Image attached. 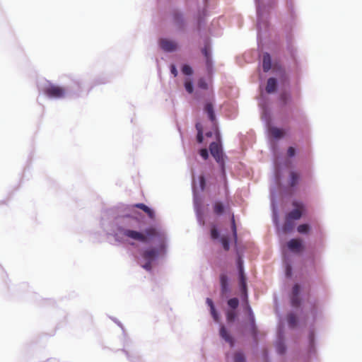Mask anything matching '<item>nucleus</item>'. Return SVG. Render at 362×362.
<instances>
[{"mask_svg": "<svg viewBox=\"0 0 362 362\" xmlns=\"http://www.w3.org/2000/svg\"><path fill=\"white\" fill-rule=\"evenodd\" d=\"M287 322L291 327H295L297 325L298 319L294 313H290L287 316Z\"/></svg>", "mask_w": 362, "mask_h": 362, "instance_id": "nucleus-23", "label": "nucleus"}, {"mask_svg": "<svg viewBox=\"0 0 362 362\" xmlns=\"http://www.w3.org/2000/svg\"><path fill=\"white\" fill-rule=\"evenodd\" d=\"M299 179H300V175L295 171H291L290 173L289 185L292 187L296 186L297 184L298 183Z\"/></svg>", "mask_w": 362, "mask_h": 362, "instance_id": "nucleus-19", "label": "nucleus"}, {"mask_svg": "<svg viewBox=\"0 0 362 362\" xmlns=\"http://www.w3.org/2000/svg\"><path fill=\"white\" fill-rule=\"evenodd\" d=\"M185 87L186 90L189 93H192L193 92V86H192V83L191 81L185 82Z\"/></svg>", "mask_w": 362, "mask_h": 362, "instance_id": "nucleus-36", "label": "nucleus"}, {"mask_svg": "<svg viewBox=\"0 0 362 362\" xmlns=\"http://www.w3.org/2000/svg\"><path fill=\"white\" fill-rule=\"evenodd\" d=\"M209 151L216 161L220 164L224 171V159L221 146L216 142H212L209 146Z\"/></svg>", "mask_w": 362, "mask_h": 362, "instance_id": "nucleus-3", "label": "nucleus"}, {"mask_svg": "<svg viewBox=\"0 0 362 362\" xmlns=\"http://www.w3.org/2000/svg\"><path fill=\"white\" fill-rule=\"evenodd\" d=\"M272 67V59L269 53L266 52L262 57V69L264 72H268Z\"/></svg>", "mask_w": 362, "mask_h": 362, "instance_id": "nucleus-14", "label": "nucleus"}, {"mask_svg": "<svg viewBox=\"0 0 362 362\" xmlns=\"http://www.w3.org/2000/svg\"><path fill=\"white\" fill-rule=\"evenodd\" d=\"M197 85H198V87L202 89L206 90L208 88V84L204 78H200L198 81Z\"/></svg>", "mask_w": 362, "mask_h": 362, "instance_id": "nucleus-34", "label": "nucleus"}, {"mask_svg": "<svg viewBox=\"0 0 362 362\" xmlns=\"http://www.w3.org/2000/svg\"><path fill=\"white\" fill-rule=\"evenodd\" d=\"M206 303L209 306L210 310L212 309V308H215L213 300L211 298H206Z\"/></svg>", "mask_w": 362, "mask_h": 362, "instance_id": "nucleus-44", "label": "nucleus"}, {"mask_svg": "<svg viewBox=\"0 0 362 362\" xmlns=\"http://www.w3.org/2000/svg\"><path fill=\"white\" fill-rule=\"evenodd\" d=\"M211 314L215 322H219V315L216 310L215 308H212V309L210 310Z\"/></svg>", "mask_w": 362, "mask_h": 362, "instance_id": "nucleus-35", "label": "nucleus"}, {"mask_svg": "<svg viewBox=\"0 0 362 362\" xmlns=\"http://www.w3.org/2000/svg\"><path fill=\"white\" fill-rule=\"evenodd\" d=\"M234 362H245V358L242 353H236L234 355Z\"/></svg>", "mask_w": 362, "mask_h": 362, "instance_id": "nucleus-31", "label": "nucleus"}, {"mask_svg": "<svg viewBox=\"0 0 362 362\" xmlns=\"http://www.w3.org/2000/svg\"><path fill=\"white\" fill-rule=\"evenodd\" d=\"M293 221H294L293 220L288 218V216H286L285 222L282 227V229L284 233H290L293 230L294 226H295V223Z\"/></svg>", "mask_w": 362, "mask_h": 362, "instance_id": "nucleus-16", "label": "nucleus"}, {"mask_svg": "<svg viewBox=\"0 0 362 362\" xmlns=\"http://www.w3.org/2000/svg\"><path fill=\"white\" fill-rule=\"evenodd\" d=\"M279 99H280L282 105H286L288 103V102L290 100L291 95H290V94L284 92L280 95Z\"/></svg>", "mask_w": 362, "mask_h": 362, "instance_id": "nucleus-26", "label": "nucleus"}, {"mask_svg": "<svg viewBox=\"0 0 362 362\" xmlns=\"http://www.w3.org/2000/svg\"><path fill=\"white\" fill-rule=\"evenodd\" d=\"M236 317V313L234 310H228L226 313V319L228 322H233Z\"/></svg>", "mask_w": 362, "mask_h": 362, "instance_id": "nucleus-30", "label": "nucleus"}, {"mask_svg": "<svg viewBox=\"0 0 362 362\" xmlns=\"http://www.w3.org/2000/svg\"><path fill=\"white\" fill-rule=\"evenodd\" d=\"M199 185H200L201 189L202 191L204 190L205 187H206V180H205L204 176H203V175H201L199 177Z\"/></svg>", "mask_w": 362, "mask_h": 362, "instance_id": "nucleus-37", "label": "nucleus"}, {"mask_svg": "<svg viewBox=\"0 0 362 362\" xmlns=\"http://www.w3.org/2000/svg\"><path fill=\"white\" fill-rule=\"evenodd\" d=\"M170 71L171 73L174 75V76H176L177 75V71L175 65H171Z\"/></svg>", "mask_w": 362, "mask_h": 362, "instance_id": "nucleus-43", "label": "nucleus"}, {"mask_svg": "<svg viewBox=\"0 0 362 362\" xmlns=\"http://www.w3.org/2000/svg\"><path fill=\"white\" fill-rule=\"evenodd\" d=\"M288 248L293 252L299 253L303 249L302 240L298 238H293L287 243Z\"/></svg>", "mask_w": 362, "mask_h": 362, "instance_id": "nucleus-6", "label": "nucleus"}, {"mask_svg": "<svg viewBox=\"0 0 362 362\" xmlns=\"http://www.w3.org/2000/svg\"><path fill=\"white\" fill-rule=\"evenodd\" d=\"M269 131L271 136L274 139H281L285 134L284 129L275 127H270Z\"/></svg>", "mask_w": 362, "mask_h": 362, "instance_id": "nucleus-17", "label": "nucleus"}, {"mask_svg": "<svg viewBox=\"0 0 362 362\" xmlns=\"http://www.w3.org/2000/svg\"><path fill=\"white\" fill-rule=\"evenodd\" d=\"M203 139H204L203 133L202 132L197 133V140L198 143H200V144L202 143Z\"/></svg>", "mask_w": 362, "mask_h": 362, "instance_id": "nucleus-42", "label": "nucleus"}, {"mask_svg": "<svg viewBox=\"0 0 362 362\" xmlns=\"http://www.w3.org/2000/svg\"><path fill=\"white\" fill-rule=\"evenodd\" d=\"M159 43L160 47L165 52H173L177 48V43L168 39H161Z\"/></svg>", "mask_w": 362, "mask_h": 362, "instance_id": "nucleus-7", "label": "nucleus"}, {"mask_svg": "<svg viewBox=\"0 0 362 362\" xmlns=\"http://www.w3.org/2000/svg\"><path fill=\"white\" fill-rule=\"evenodd\" d=\"M204 110L207 113L209 119L214 122L216 121V115L214 113V105L211 103H206L204 105Z\"/></svg>", "mask_w": 362, "mask_h": 362, "instance_id": "nucleus-15", "label": "nucleus"}, {"mask_svg": "<svg viewBox=\"0 0 362 362\" xmlns=\"http://www.w3.org/2000/svg\"><path fill=\"white\" fill-rule=\"evenodd\" d=\"M238 269H239V274H240V286L241 287V290L244 298H247V284H246V278L243 272V262L240 259H238Z\"/></svg>", "mask_w": 362, "mask_h": 362, "instance_id": "nucleus-5", "label": "nucleus"}, {"mask_svg": "<svg viewBox=\"0 0 362 362\" xmlns=\"http://www.w3.org/2000/svg\"><path fill=\"white\" fill-rule=\"evenodd\" d=\"M220 282L221 286V292L225 293L228 291V277L225 274H222L220 276Z\"/></svg>", "mask_w": 362, "mask_h": 362, "instance_id": "nucleus-20", "label": "nucleus"}, {"mask_svg": "<svg viewBox=\"0 0 362 362\" xmlns=\"http://www.w3.org/2000/svg\"><path fill=\"white\" fill-rule=\"evenodd\" d=\"M220 240H221V244L223 245V249L226 251L229 250L230 245H229V239H228V238L226 237V236H223V237H221Z\"/></svg>", "mask_w": 362, "mask_h": 362, "instance_id": "nucleus-29", "label": "nucleus"}, {"mask_svg": "<svg viewBox=\"0 0 362 362\" xmlns=\"http://www.w3.org/2000/svg\"><path fill=\"white\" fill-rule=\"evenodd\" d=\"M214 212L216 215H221L224 211V206L221 202H216L213 206Z\"/></svg>", "mask_w": 362, "mask_h": 362, "instance_id": "nucleus-22", "label": "nucleus"}, {"mask_svg": "<svg viewBox=\"0 0 362 362\" xmlns=\"http://www.w3.org/2000/svg\"><path fill=\"white\" fill-rule=\"evenodd\" d=\"M278 351L281 354H284L285 351V347L282 344H279L278 346Z\"/></svg>", "mask_w": 362, "mask_h": 362, "instance_id": "nucleus-46", "label": "nucleus"}, {"mask_svg": "<svg viewBox=\"0 0 362 362\" xmlns=\"http://www.w3.org/2000/svg\"><path fill=\"white\" fill-rule=\"evenodd\" d=\"M202 53L204 55V57H206L207 66H210L211 65V60H210V53H209V51L208 50V49L206 47H204L202 49Z\"/></svg>", "mask_w": 362, "mask_h": 362, "instance_id": "nucleus-32", "label": "nucleus"}, {"mask_svg": "<svg viewBox=\"0 0 362 362\" xmlns=\"http://www.w3.org/2000/svg\"><path fill=\"white\" fill-rule=\"evenodd\" d=\"M274 70H275L276 75L279 76V77L280 78L281 80H282V81L287 80L288 78H287L286 73L282 67H281V66L277 67L275 66Z\"/></svg>", "mask_w": 362, "mask_h": 362, "instance_id": "nucleus-24", "label": "nucleus"}, {"mask_svg": "<svg viewBox=\"0 0 362 362\" xmlns=\"http://www.w3.org/2000/svg\"><path fill=\"white\" fill-rule=\"evenodd\" d=\"M277 88V81L275 78L271 77L268 78L266 85V92L267 93H273L276 91Z\"/></svg>", "mask_w": 362, "mask_h": 362, "instance_id": "nucleus-13", "label": "nucleus"}, {"mask_svg": "<svg viewBox=\"0 0 362 362\" xmlns=\"http://www.w3.org/2000/svg\"><path fill=\"white\" fill-rule=\"evenodd\" d=\"M173 21L175 24H177L180 28H182L183 27V18L182 13L175 11L173 14Z\"/></svg>", "mask_w": 362, "mask_h": 362, "instance_id": "nucleus-21", "label": "nucleus"}, {"mask_svg": "<svg viewBox=\"0 0 362 362\" xmlns=\"http://www.w3.org/2000/svg\"><path fill=\"white\" fill-rule=\"evenodd\" d=\"M245 298L246 304H247L246 305V309H247L248 313H251V331H252V333L254 337L256 338L257 337V327H256L255 322V317H254L252 308L250 306V305L248 304L247 298Z\"/></svg>", "mask_w": 362, "mask_h": 362, "instance_id": "nucleus-12", "label": "nucleus"}, {"mask_svg": "<svg viewBox=\"0 0 362 362\" xmlns=\"http://www.w3.org/2000/svg\"><path fill=\"white\" fill-rule=\"evenodd\" d=\"M231 229L233 231V235L234 240L236 243L237 238H238V235H237V228H236L234 216H232V218H231Z\"/></svg>", "mask_w": 362, "mask_h": 362, "instance_id": "nucleus-28", "label": "nucleus"}, {"mask_svg": "<svg viewBox=\"0 0 362 362\" xmlns=\"http://www.w3.org/2000/svg\"><path fill=\"white\" fill-rule=\"evenodd\" d=\"M151 263L152 262L146 261V262L142 266V267L147 271H151L152 268Z\"/></svg>", "mask_w": 362, "mask_h": 362, "instance_id": "nucleus-41", "label": "nucleus"}, {"mask_svg": "<svg viewBox=\"0 0 362 362\" xmlns=\"http://www.w3.org/2000/svg\"><path fill=\"white\" fill-rule=\"evenodd\" d=\"M199 154L204 160H206L209 157V153L206 148H202L199 151Z\"/></svg>", "mask_w": 362, "mask_h": 362, "instance_id": "nucleus-39", "label": "nucleus"}, {"mask_svg": "<svg viewBox=\"0 0 362 362\" xmlns=\"http://www.w3.org/2000/svg\"><path fill=\"white\" fill-rule=\"evenodd\" d=\"M310 230V226L308 223H303L297 227V231L300 234H308Z\"/></svg>", "mask_w": 362, "mask_h": 362, "instance_id": "nucleus-25", "label": "nucleus"}, {"mask_svg": "<svg viewBox=\"0 0 362 362\" xmlns=\"http://www.w3.org/2000/svg\"><path fill=\"white\" fill-rule=\"evenodd\" d=\"M120 231L124 236L144 243L150 242L152 239L158 235V232L154 227L147 228L143 233L124 228L120 229Z\"/></svg>", "mask_w": 362, "mask_h": 362, "instance_id": "nucleus-1", "label": "nucleus"}, {"mask_svg": "<svg viewBox=\"0 0 362 362\" xmlns=\"http://www.w3.org/2000/svg\"><path fill=\"white\" fill-rule=\"evenodd\" d=\"M296 154V149L295 148L290 146L287 150V155L288 157H293Z\"/></svg>", "mask_w": 362, "mask_h": 362, "instance_id": "nucleus-40", "label": "nucleus"}, {"mask_svg": "<svg viewBox=\"0 0 362 362\" xmlns=\"http://www.w3.org/2000/svg\"><path fill=\"white\" fill-rule=\"evenodd\" d=\"M245 298L246 304H247L246 305V309H247L248 313H251V331H252V333L254 337L256 338L257 337V327H256L255 322V317H254L252 308L250 306V305L248 304L247 298Z\"/></svg>", "mask_w": 362, "mask_h": 362, "instance_id": "nucleus-11", "label": "nucleus"}, {"mask_svg": "<svg viewBox=\"0 0 362 362\" xmlns=\"http://www.w3.org/2000/svg\"><path fill=\"white\" fill-rule=\"evenodd\" d=\"M249 314V316H250V320H251V313H248Z\"/></svg>", "mask_w": 362, "mask_h": 362, "instance_id": "nucleus-49", "label": "nucleus"}, {"mask_svg": "<svg viewBox=\"0 0 362 362\" xmlns=\"http://www.w3.org/2000/svg\"><path fill=\"white\" fill-rule=\"evenodd\" d=\"M300 293V286L298 284H295L292 289V296H291V305L293 307H298L300 304V299L299 297Z\"/></svg>", "mask_w": 362, "mask_h": 362, "instance_id": "nucleus-8", "label": "nucleus"}, {"mask_svg": "<svg viewBox=\"0 0 362 362\" xmlns=\"http://www.w3.org/2000/svg\"><path fill=\"white\" fill-rule=\"evenodd\" d=\"M182 71L185 75H191L192 74V69L189 65H184L182 68Z\"/></svg>", "mask_w": 362, "mask_h": 362, "instance_id": "nucleus-33", "label": "nucleus"}, {"mask_svg": "<svg viewBox=\"0 0 362 362\" xmlns=\"http://www.w3.org/2000/svg\"><path fill=\"white\" fill-rule=\"evenodd\" d=\"M206 136H208V137H211V136H212V133H211V132H207V133L206 134Z\"/></svg>", "mask_w": 362, "mask_h": 362, "instance_id": "nucleus-48", "label": "nucleus"}, {"mask_svg": "<svg viewBox=\"0 0 362 362\" xmlns=\"http://www.w3.org/2000/svg\"><path fill=\"white\" fill-rule=\"evenodd\" d=\"M211 236L212 239H217L219 236V233L215 227L211 230Z\"/></svg>", "mask_w": 362, "mask_h": 362, "instance_id": "nucleus-38", "label": "nucleus"}, {"mask_svg": "<svg viewBox=\"0 0 362 362\" xmlns=\"http://www.w3.org/2000/svg\"><path fill=\"white\" fill-rule=\"evenodd\" d=\"M196 129L197 130V133H199V132H202L203 133V127H202V124L197 123L196 124Z\"/></svg>", "mask_w": 362, "mask_h": 362, "instance_id": "nucleus-45", "label": "nucleus"}, {"mask_svg": "<svg viewBox=\"0 0 362 362\" xmlns=\"http://www.w3.org/2000/svg\"><path fill=\"white\" fill-rule=\"evenodd\" d=\"M158 255V251L156 249L151 248L144 250L142 253V257L148 262H153Z\"/></svg>", "mask_w": 362, "mask_h": 362, "instance_id": "nucleus-9", "label": "nucleus"}, {"mask_svg": "<svg viewBox=\"0 0 362 362\" xmlns=\"http://www.w3.org/2000/svg\"><path fill=\"white\" fill-rule=\"evenodd\" d=\"M44 92L48 97L54 98H62L66 95V90L64 88L53 84H50L45 87Z\"/></svg>", "mask_w": 362, "mask_h": 362, "instance_id": "nucleus-4", "label": "nucleus"}, {"mask_svg": "<svg viewBox=\"0 0 362 362\" xmlns=\"http://www.w3.org/2000/svg\"><path fill=\"white\" fill-rule=\"evenodd\" d=\"M134 206L144 211L151 219L155 218L154 211L152 209H151L149 207H148L146 205H145L144 204H143V203L136 204L134 205Z\"/></svg>", "mask_w": 362, "mask_h": 362, "instance_id": "nucleus-18", "label": "nucleus"}, {"mask_svg": "<svg viewBox=\"0 0 362 362\" xmlns=\"http://www.w3.org/2000/svg\"><path fill=\"white\" fill-rule=\"evenodd\" d=\"M220 336L222 339H223L226 342L230 344V346H233L234 344V340L232 336L228 332L227 329L223 325L221 326L220 328Z\"/></svg>", "mask_w": 362, "mask_h": 362, "instance_id": "nucleus-10", "label": "nucleus"}, {"mask_svg": "<svg viewBox=\"0 0 362 362\" xmlns=\"http://www.w3.org/2000/svg\"><path fill=\"white\" fill-rule=\"evenodd\" d=\"M228 306L233 310L236 309L239 305V300L237 298H233L228 300Z\"/></svg>", "mask_w": 362, "mask_h": 362, "instance_id": "nucleus-27", "label": "nucleus"}, {"mask_svg": "<svg viewBox=\"0 0 362 362\" xmlns=\"http://www.w3.org/2000/svg\"><path fill=\"white\" fill-rule=\"evenodd\" d=\"M292 206L294 209L286 216L293 221L299 220L305 212V206L302 202L296 200L292 202Z\"/></svg>", "mask_w": 362, "mask_h": 362, "instance_id": "nucleus-2", "label": "nucleus"}, {"mask_svg": "<svg viewBox=\"0 0 362 362\" xmlns=\"http://www.w3.org/2000/svg\"><path fill=\"white\" fill-rule=\"evenodd\" d=\"M291 266H288L286 268V275L291 276Z\"/></svg>", "mask_w": 362, "mask_h": 362, "instance_id": "nucleus-47", "label": "nucleus"}]
</instances>
